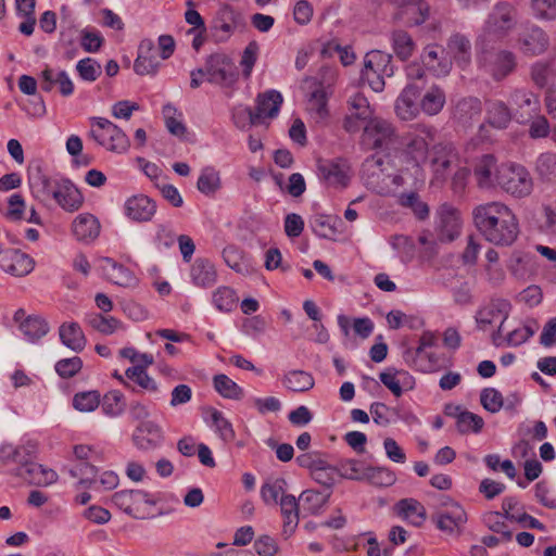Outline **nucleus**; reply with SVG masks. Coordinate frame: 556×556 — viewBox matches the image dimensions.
<instances>
[{"mask_svg": "<svg viewBox=\"0 0 556 556\" xmlns=\"http://www.w3.org/2000/svg\"><path fill=\"white\" fill-rule=\"evenodd\" d=\"M483 426V418L477 414L464 410L457 415L456 428L462 434L469 432L479 433Z\"/></svg>", "mask_w": 556, "mask_h": 556, "instance_id": "nucleus-49", "label": "nucleus"}, {"mask_svg": "<svg viewBox=\"0 0 556 556\" xmlns=\"http://www.w3.org/2000/svg\"><path fill=\"white\" fill-rule=\"evenodd\" d=\"M337 223H341L337 217L317 214L312 217L311 227L314 233L319 238L334 240V237L338 233L336 226Z\"/></svg>", "mask_w": 556, "mask_h": 556, "instance_id": "nucleus-39", "label": "nucleus"}, {"mask_svg": "<svg viewBox=\"0 0 556 556\" xmlns=\"http://www.w3.org/2000/svg\"><path fill=\"white\" fill-rule=\"evenodd\" d=\"M61 342L74 352H81L87 340L77 323L62 324L59 329Z\"/></svg>", "mask_w": 556, "mask_h": 556, "instance_id": "nucleus-32", "label": "nucleus"}, {"mask_svg": "<svg viewBox=\"0 0 556 556\" xmlns=\"http://www.w3.org/2000/svg\"><path fill=\"white\" fill-rule=\"evenodd\" d=\"M279 504L283 516V533L290 535L299 523V503L293 495H282Z\"/></svg>", "mask_w": 556, "mask_h": 556, "instance_id": "nucleus-36", "label": "nucleus"}, {"mask_svg": "<svg viewBox=\"0 0 556 556\" xmlns=\"http://www.w3.org/2000/svg\"><path fill=\"white\" fill-rule=\"evenodd\" d=\"M177 113V109L172 104L163 106V115L168 131L174 136L182 137L185 136L187 128L182 122L176 117Z\"/></svg>", "mask_w": 556, "mask_h": 556, "instance_id": "nucleus-63", "label": "nucleus"}, {"mask_svg": "<svg viewBox=\"0 0 556 556\" xmlns=\"http://www.w3.org/2000/svg\"><path fill=\"white\" fill-rule=\"evenodd\" d=\"M101 407L103 413L108 416L115 417L121 415L126 407L124 395L117 390L108 392L103 396Z\"/></svg>", "mask_w": 556, "mask_h": 556, "instance_id": "nucleus-54", "label": "nucleus"}, {"mask_svg": "<svg viewBox=\"0 0 556 556\" xmlns=\"http://www.w3.org/2000/svg\"><path fill=\"white\" fill-rule=\"evenodd\" d=\"M424 96L419 98L420 109L429 116L439 114L445 104V93L443 89L432 84L426 86Z\"/></svg>", "mask_w": 556, "mask_h": 556, "instance_id": "nucleus-30", "label": "nucleus"}, {"mask_svg": "<svg viewBox=\"0 0 556 556\" xmlns=\"http://www.w3.org/2000/svg\"><path fill=\"white\" fill-rule=\"evenodd\" d=\"M391 41L396 56L403 61L409 59L415 50V42L410 35L402 29L391 34Z\"/></svg>", "mask_w": 556, "mask_h": 556, "instance_id": "nucleus-42", "label": "nucleus"}, {"mask_svg": "<svg viewBox=\"0 0 556 556\" xmlns=\"http://www.w3.org/2000/svg\"><path fill=\"white\" fill-rule=\"evenodd\" d=\"M238 298L236 292L229 287H219L213 293V303L220 312H231L237 306Z\"/></svg>", "mask_w": 556, "mask_h": 556, "instance_id": "nucleus-55", "label": "nucleus"}, {"mask_svg": "<svg viewBox=\"0 0 556 556\" xmlns=\"http://www.w3.org/2000/svg\"><path fill=\"white\" fill-rule=\"evenodd\" d=\"M521 51L530 56L544 53L548 47L546 34L540 27H531L519 39Z\"/></svg>", "mask_w": 556, "mask_h": 556, "instance_id": "nucleus-28", "label": "nucleus"}, {"mask_svg": "<svg viewBox=\"0 0 556 556\" xmlns=\"http://www.w3.org/2000/svg\"><path fill=\"white\" fill-rule=\"evenodd\" d=\"M489 43H477V65L494 81L500 83L516 71L517 58L514 52L491 48Z\"/></svg>", "mask_w": 556, "mask_h": 556, "instance_id": "nucleus-2", "label": "nucleus"}, {"mask_svg": "<svg viewBox=\"0 0 556 556\" xmlns=\"http://www.w3.org/2000/svg\"><path fill=\"white\" fill-rule=\"evenodd\" d=\"M35 455L26 456L21 465L14 468L11 473L33 485L47 486L54 483L58 480V473L51 468L35 463Z\"/></svg>", "mask_w": 556, "mask_h": 556, "instance_id": "nucleus-10", "label": "nucleus"}, {"mask_svg": "<svg viewBox=\"0 0 556 556\" xmlns=\"http://www.w3.org/2000/svg\"><path fill=\"white\" fill-rule=\"evenodd\" d=\"M394 20L407 26H417L429 16V4L424 0H399L395 4Z\"/></svg>", "mask_w": 556, "mask_h": 556, "instance_id": "nucleus-12", "label": "nucleus"}, {"mask_svg": "<svg viewBox=\"0 0 556 556\" xmlns=\"http://www.w3.org/2000/svg\"><path fill=\"white\" fill-rule=\"evenodd\" d=\"M99 262L105 277L113 283L121 287H130L135 285L136 277L123 264L115 262L111 257H100Z\"/></svg>", "mask_w": 556, "mask_h": 556, "instance_id": "nucleus-25", "label": "nucleus"}, {"mask_svg": "<svg viewBox=\"0 0 556 556\" xmlns=\"http://www.w3.org/2000/svg\"><path fill=\"white\" fill-rule=\"evenodd\" d=\"M348 103L350 113L344 118L343 127L349 132H356L372 118V111L367 98L361 93L350 97Z\"/></svg>", "mask_w": 556, "mask_h": 556, "instance_id": "nucleus-15", "label": "nucleus"}, {"mask_svg": "<svg viewBox=\"0 0 556 556\" xmlns=\"http://www.w3.org/2000/svg\"><path fill=\"white\" fill-rule=\"evenodd\" d=\"M104 43L101 33L93 28H84L80 30V45L88 53L98 52Z\"/></svg>", "mask_w": 556, "mask_h": 556, "instance_id": "nucleus-60", "label": "nucleus"}, {"mask_svg": "<svg viewBox=\"0 0 556 556\" xmlns=\"http://www.w3.org/2000/svg\"><path fill=\"white\" fill-rule=\"evenodd\" d=\"M76 71L81 79L94 81L101 75L102 68L99 62L92 58H85L76 64Z\"/></svg>", "mask_w": 556, "mask_h": 556, "instance_id": "nucleus-62", "label": "nucleus"}, {"mask_svg": "<svg viewBox=\"0 0 556 556\" xmlns=\"http://www.w3.org/2000/svg\"><path fill=\"white\" fill-rule=\"evenodd\" d=\"M112 502L132 518L143 519L142 506H154L157 500L143 490H122L113 494Z\"/></svg>", "mask_w": 556, "mask_h": 556, "instance_id": "nucleus-9", "label": "nucleus"}, {"mask_svg": "<svg viewBox=\"0 0 556 556\" xmlns=\"http://www.w3.org/2000/svg\"><path fill=\"white\" fill-rule=\"evenodd\" d=\"M422 65L437 77H444L452 71V60L447 58L445 50L438 46L429 45L421 53Z\"/></svg>", "mask_w": 556, "mask_h": 556, "instance_id": "nucleus-18", "label": "nucleus"}, {"mask_svg": "<svg viewBox=\"0 0 556 556\" xmlns=\"http://www.w3.org/2000/svg\"><path fill=\"white\" fill-rule=\"evenodd\" d=\"M508 303L505 300H492L488 304L481 306L475 315L477 326L481 330H485L488 325L501 319L505 321L508 316Z\"/></svg>", "mask_w": 556, "mask_h": 556, "instance_id": "nucleus-24", "label": "nucleus"}, {"mask_svg": "<svg viewBox=\"0 0 556 556\" xmlns=\"http://www.w3.org/2000/svg\"><path fill=\"white\" fill-rule=\"evenodd\" d=\"M20 330L29 341H36L46 336L49 331L48 323L39 316H28L21 321Z\"/></svg>", "mask_w": 556, "mask_h": 556, "instance_id": "nucleus-43", "label": "nucleus"}, {"mask_svg": "<svg viewBox=\"0 0 556 556\" xmlns=\"http://www.w3.org/2000/svg\"><path fill=\"white\" fill-rule=\"evenodd\" d=\"M516 9L506 1L496 3L489 13L477 43L503 40L516 25Z\"/></svg>", "mask_w": 556, "mask_h": 556, "instance_id": "nucleus-3", "label": "nucleus"}, {"mask_svg": "<svg viewBox=\"0 0 556 556\" xmlns=\"http://www.w3.org/2000/svg\"><path fill=\"white\" fill-rule=\"evenodd\" d=\"M59 181L60 180L51 179L46 175H39L33 180L31 188L37 198H54V195L59 194L56 192L59 189Z\"/></svg>", "mask_w": 556, "mask_h": 556, "instance_id": "nucleus-53", "label": "nucleus"}, {"mask_svg": "<svg viewBox=\"0 0 556 556\" xmlns=\"http://www.w3.org/2000/svg\"><path fill=\"white\" fill-rule=\"evenodd\" d=\"M287 481L283 478H278L267 481L261 489V495L265 503H278V498L285 495Z\"/></svg>", "mask_w": 556, "mask_h": 556, "instance_id": "nucleus-59", "label": "nucleus"}, {"mask_svg": "<svg viewBox=\"0 0 556 556\" xmlns=\"http://www.w3.org/2000/svg\"><path fill=\"white\" fill-rule=\"evenodd\" d=\"M155 212L156 203L144 194L132 195L125 202V213L135 222H149Z\"/></svg>", "mask_w": 556, "mask_h": 556, "instance_id": "nucleus-22", "label": "nucleus"}, {"mask_svg": "<svg viewBox=\"0 0 556 556\" xmlns=\"http://www.w3.org/2000/svg\"><path fill=\"white\" fill-rule=\"evenodd\" d=\"M430 164L437 179L445 180L448 169L457 163L458 153L451 142H440L432 147Z\"/></svg>", "mask_w": 556, "mask_h": 556, "instance_id": "nucleus-14", "label": "nucleus"}, {"mask_svg": "<svg viewBox=\"0 0 556 556\" xmlns=\"http://www.w3.org/2000/svg\"><path fill=\"white\" fill-rule=\"evenodd\" d=\"M101 403L98 391L79 392L74 395L73 406L79 412H93Z\"/></svg>", "mask_w": 556, "mask_h": 556, "instance_id": "nucleus-56", "label": "nucleus"}, {"mask_svg": "<svg viewBox=\"0 0 556 556\" xmlns=\"http://www.w3.org/2000/svg\"><path fill=\"white\" fill-rule=\"evenodd\" d=\"M252 125H260L264 118H274L278 115L282 104V96L277 90H268L256 98Z\"/></svg>", "mask_w": 556, "mask_h": 556, "instance_id": "nucleus-16", "label": "nucleus"}, {"mask_svg": "<svg viewBox=\"0 0 556 556\" xmlns=\"http://www.w3.org/2000/svg\"><path fill=\"white\" fill-rule=\"evenodd\" d=\"M364 480L376 486H390L396 481V477L384 467H366Z\"/></svg>", "mask_w": 556, "mask_h": 556, "instance_id": "nucleus-51", "label": "nucleus"}, {"mask_svg": "<svg viewBox=\"0 0 556 556\" xmlns=\"http://www.w3.org/2000/svg\"><path fill=\"white\" fill-rule=\"evenodd\" d=\"M480 403L484 409L494 414L504 406V399L500 391L494 388H485L480 393Z\"/></svg>", "mask_w": 556, "mask_h": 556, "instance_id": "nucleus-61", "label": "nucleus"}, {"mask_svg": "<svg viewBox=\"0 0 556 556\" xmlns=\"http://www.w3.org/2000/svg\"><path fill=\"white\" fill-rule=\"evenodd\" d=\"M364 67L376 71L382 76L391 77L394 74L392 55L380 50L369 51L364 59Z\"/></svg>", "mask_w": 556, "mask_h": 556, "instance_id": "nucleus-35", "label": "nucleus"}, {"mask_svg": "<svg viewBox=\"0 0 556 556\" xmlns=\"http://www.w3.org/2000/svg\"><path fill=\"white\" fill-rule=\"evenodd\" d=\"M473 223L482 237L495 245H511L519 233V225L511 210L501 202H488L472 211Z\"/></svg>", "mask_w": 556, "mask_h": 556, "instance_id": "nucleus-1", "label": "nucleus"}, {"mask_svg": "<svg viewBox=\"0 0 556 556\" xmlns=\"http://www.w3.org/2000/svg\"><path fill=\"white\" fill-rule=\"evenodd\" d=\"M213 387L224 399L240 401L244 396L243 389L225 374L213 377Z\"/></svg>", "mask_w": 556, "mask_h": 556, "instance_id": "nucleus-38", "label": "nucleus"}, {"mask_svg": "<svg viewBox=\"0 0 556 556\" xmlns=\"http://www.w3.org/2000/svg\"><path fill=\"white\" fill-rule=\"evenodd\" d=\"M87 323L94 330L103 334H112L121 327V323L116 318L112 316L105 317L101 314L89 315Z\"/></svg>", "mask_w": 556, "mask_h": 556, "instance_id": "nucleus-57", "label": "nucleus"}, {"mask_svg": "<svg viewBox=\"0 0 556 556\" xmlns=\"http://www.w3.org/2000/svg\"><path fill=\"white\" fill-rule=\"evenodd\" d=\"M421 92L418 86L406 85L395 101V112L401 119L410 121L418 115L420 110L418 100Z\"/></svg>", "mask_w": 556, "mask_h": 556, "instance_id": "nucleus-20", "label": "nucleus"}, {"mask_svg": "<svg viewBox=\"0 0 556 556\" xmlns=\"http://www.w3.org/2000/svg\"><path fill=\"white\" fill-rule=\"evenodd\" d=\"M56 192L59 194L54 195L53 199L65 211L75 212L83 205L84 198L71 180L61 179Z\"/></svg>", "mask_w": 556, "mask_h": 556, "instance_id": "nucleus-26", "label": "nucleus"}, {"mask_svg": "<svg viewBox=\"0 0 556 556\" xmlns=\"http://www.w3.org/2000/svg\"><path fill=\"white\" fill-rule=\"evenodd\" d=\"M190 277L197 287L208 288L217 281V271L208 258L198 257L190 268Z\"/></svg>", "mask_w": 556, "mask_h": 556, "instance_id": "nucleus-27", "label": "nucleus"}, {"mask_svg": "<svg viewBox=\"0 0 556 556\" xmlns=\"http://www.w3.org/2000/svg\"><path fill=\"white\" fill-rule=\"evenodd\" d=\"M330 493H323L314 490H306L302 492L299 501L303 503L305 509H307L311 514H317L320 508L327 503Z\"/></svg>", "mask_w": 556, "mask_h": 556, "instance_id": "nucleus-58", "label": "nucleus"}, {"mask_svg": "<svg viewBox=\"0 0 556 556\" xmlns=\"http://www.w3.org/2000/svg\"><path fill=\"white\" fill-rule=\"evenodd\" d=\"M70 473L74 478L80 477L79 484L86 488H91L93 484L98 483L96 479L98 469L89 463L79 464L77 467L71 469Z\"/></svg>", "mask_w": 556, "mask_h": 556, "instance_id": "nucleus-64", "label": "nucleus"}, {"mask_svg": "<svg viewBox=\"0 0 556 556\" xmlns=\"http://www.w3.org/2000/svg\"><path fill=\"white\" fill-rule=\"evenodd\" d=\"M482 113V104L478 98L469 97L458 101L455 114L463 123L477 119Z\"/></svg>", "mask_w": 556, "mask_h": 556, "instance_id": "nucleus-44", "label": "nucleus"}, {"mask_svg": "<svg viewBox=\"0 0 556 556\" xmlns=\"http://www.w3.org/2000/svg\"><path fill=\"white\" fill-rule=\"evenodd\" d=\"M100 232V224L91 214H80L73 222V233L79 241L94 240Z\"/></svg>", "mask_w": 556, "mask_h": 556, "instance_id": "nucleus-31", "label": "nucleus"}, {"mask_svg": "<svg viewBox=\"0 0 556 556\" xmlns=\"http://www.w3.org/2000/svg\"><path fill=\"white\" fill-rule=\"evenodd\" d=\"M497 184L503 190L516 198L527 197L533 189L530 173L523 166L517 164L503 166L497 175Z\"/></svg>", "mask_w": 556, "mask_h": 556, "instance_id": "nucleus-6", "label": "nucleus"}, {"mask_svg": "<svg viewBox=\"0 0 556 556\" xmlns=\"http://www.w3.org/2000/svg\"><path fill=\"white\" fill-rule=\"evenodd\" d=\"M384 160L381 155L374 154L365 160L362 165V177L366 186L379 194H388L391 190L387 180L400 186L403 178L400 175L384 174Z\"/></svg>", "mask_w": 556, "mask_h": 556, "instance_id": "nucleus-7", "label": "nucleus"}, {"mask_svg": "<svg viewBox=\"0 0 556 556\" xmlns=\"http://www.w3.org/2000/svg\"><path fill=\"white\" fill-rule=\"evenodd\" d=\"M89 121L91 128L88 136L99 146L115 153H125L128 151L130 140L117 125L104 117L98 116L90 117Z\"/></svg>", "mask_w": 556, "mask_h": 556, "instance_id": "nucleus-4", "label": "nucleus"}, {"mask_svg": "<svg viewBox=\"0 0 556 556\" xmlns=\"http://www.w3.org/2000/svg\"><path fill=\"white\" fill-rule=\"evenodd\" d=\"M159 66L154 42L151 39H143L138 47V55L134 64L135 72L138 75H154Z\"/></svg>", "mask_w": 556, "mask_h": 556, "instance_id": "nucleus-21", "label": "nucleus"}, {"mask_svg": "<svg viewBox=\"0 0 556 556\" xmlns=\"http://www.w3.org/2000/svg\"><path fill=\"white\" fill-rule=\"evenodd\" d=\"M467 514L460 504H451L447 509H438L431 520L443 532L459 533L467 522Z\"/></svg>", "mask_w": 556, "mask_h": 556, "instance_id": "nucleus-11", "label": "nucleus"}, {"mask_svg": "<svg viewBox=\"0 0 556 556\" xmlns=\"http://www.w3.org/2000/svg\"><path fill=\"white\" fill-rule=\"evenodd\" d=\"M197 188L203 194H214L220 188L219 173L213 167L203 168L198 179Z\"/></svg>", "mask_w": 556, "mask_h": 556, "instance_id": "nucleus-47", "label": "nucleus"}, {"mask_svg": "<svg viewBox=\"0 0 556 556\" xmlns=\"http://www.w3.org/2000/svg\"><path fill=\"white\" fill-rule=\"evenodd\" d=\"M36 451L37 446L34 443H27L21 446L4 443L0 445V463L5 465L9 462H14L20 466L26 456L30 457L33 454H36Z\"/></svg>", "mask_w": 556, "mask_h": 556, "instance_id": "nucleus-37", "label": "nucleus"}, {"mask_svg": "<svg viewBox=\"0 0 556 556\" xmlns=\"http://www.w3.org/2000/svg\"><path fill=\"white\" fill-rule=\"evenodd\" d=\"M510 100L518 109H526V113L518 117L520 123L529 121L540 110V99L530 90L516 89L511 92Z\"/></svg>", "mask_w": 556, "mask_h": 556, "instance_id": "nucleus-29", "label": "nucleus"}, {"mask_svg": "<svg viewBox=\"0 0 556 556\" xmlns=\"http://www.w3.org/2000/svg\"><path fill=\"white\" fill-rule=\"evenodd\" d=\"M363 143L369 149L388 150L397 141L393 125L380 117H372L362 126Z\"/></svg>", "mask_w": 556, "mask_h": 556, "instance_id": "nucleus-8", "label": "nucleus"}, {"mask_svg": "<svg viewBox=\"0 0 556 556\" xmlns=\"http://www.w3.org/2000/svg\"><path fill=\"white\" fill-rule=\"evenodd\" d=\"M337 467L338 476L349 480L364 481L366 466L357 459H344Z\"/></svg>", "mask_w": 556, "mask_h": 556, "instance_id": "nucleus-50", "label": "nucleus"}, {"mask_svg": "<svg viewBox=\"0 0 556 556\" xmlns=\"http://www.w3.org/2000/svg\"><path fill=\"white\" fill-rule=\"evenodd\" d=\"M211 420L218 433L219 438L226 442H232L236 438V433L231 422L224 416V414L215 408L211 409Z\"/></svg>", "mask_w": 556, "mask_h": 556, "instance_id": "nucleus-52", "label": "nucleus"}, {"mask_svg": "<svg viewBox=\"0 0 556 556\" xmlns=\"http://www.w3.org/2000/svg\"><path fill=\"white\" fill-rule=\"evenodd\" d=\"M206 80L222 88H232L239 78V72L232 60L224 53L211 54L204 65Z\"/></svg>", "mask_w": 556, "mask_h": 556, "instance_id": "nucleus-5", "label": "nucleus"}, {"mask_svg": "<svg viewBox=\"0 0 556 556\" xmlns=\"http://www.w3.org/2000/svg\"><path fill=\"white\" fill-rule=\"evenodd\" d=\"M282 384L291 392L302 393L314 388L315 379L305 370L293 369L283 375Z\"/></svg>", "mask_w": 556, "mask_h": 556, "instance_id": "nucleus-34", "label": "nucleus"}, {"mask_svg": "<svg viewBox=\"0 0 556 556\" xmlns=\"http://www.w3.org/2000/svg\"><path fill=\"white\" fill-rule=\"evenodd\" d=\"M399 515L407 519L413 526L421 527L427 519L424 505L415 498H403L396 503Z\"/></svg>", "mask_w": 556, "mask_h": 556, "instance_id": "nucleus-33", "label": "nucleus"}, {"mask_svg": "<svg viewBox=\"0 0 556 556\" xmlns=\"http://www.w3.org/2000/svg\"><path fill=\"white\" fill-rule=\"evenodd\" d=\"M445 53L458 67L466 68L471 62L470 39L462 33L452 34L446 40Z\"/></svg>", "mask_w": 556, "mask_h": 556, "instance_id": "nucleus-19", "label": "nucleus"}, {"mask_svg": "<svg viewBox=\"0 0 556 556\" xmlns=\"http://www.w3.org/2000/svg\"><path fill=\"white\" fill-rule=\"evenodd\" d=\"M0 268L12 276L23 277L34 269V260L20 250L0 245Z\"/></svg>", "mask_w": 556, "mask_h": 556, "instance_id": "nucleus-13", "label": "nucleus"}, {"mask_svg": "<svg viewBox=\"0 0 556 556\" xmlns=\"http://www.w3.org/2000/svg\"><path fill=\"white\" fill-rule=\"evenodd\" d=\"M440 239L442 241H453L460 230L459 213L453 206L443 204L438 211Z\"/></svg>", "mask_w": 556, "mask_h": 556, "instance_id": "nucleus-23", "label": "nucleus"}, {"mask_svg": "<svg viewBox=\"0 0 556 556\" xmlns=\"http://www.w3.org/2000/svg\"><path fill=\"white\" fill-rule=\"evenodd\" d=\"M223 257L228 267L241 275L250 274V266L243 252L235 245H228L223 251Z\"/></svg>", "mask_w": 556, "mask_h": 556, "instance_id": "nucleus-46", "label": "nucleus"}, {"mask_svg": "<svg viewBox=\"0 0 556 556\" xmlns=\"http://www.w3.org/2000/svg\"><path fill=\"white\" fill-rule=\"evenodd\" d=\"M556 76L553 61H536L530 66V78L540 89L545 88Z\"/></svg>", "mask_w": 556, "mask_h": 556, "instance_id": "nucleus-40", "label": "nucleus"}, {"mask_svg": "<svg viewBox=\"0 0 556 556\" xmlns=\"http://www.w3.org/2000/svg\"><path fill=\"white\" fill-rule=\"evenodd\" d=\"M488 123L497 129H505L510 123L511 115L507 105L502 101H493L488 106Z\"/></svg>", "mask_w": 556, "mask_h": 556, "instance_id": "nucleus-41", "label": "nucleus"}, {"mask_svg": "<svg viewBox=\"0 0 556 556\" xmlns=\"http://www.w3.org/2000/svg\"><path fill=\"white\" fill-rule=\"evenodd\" d=\"M496 167V160L492 154H483L475 166V176L480 187H489L492 182V174Z\"/></svg>", "mask_w": 556, "mask_h": 556, "instance_id": "nucleus-45", "label": "nucleus"}, {"mask_svg": "<svg viewBox=\"0 0 556 556\" xmlns=\"http://www.w3.org/2000/svg\"><path fill=\"white\" fill-rule=\"evenodd\" d=\"M132 440L139 450L151 451L162 445L164 435L159 425L148 420L139 424L134 432Z\"/></svg>", "mask_w": 556, "mask_h": 556, "instance_id": "nucleus-17", "label": "nucleus"}, {"mask_svg": "<svg viewBox=\"0 0 556 556\" xmlns=\"http://www.w3.org/2000/svg\"><path fill=\"white\" fill-rule=\"evenodd\" d=\"M327 99L328 92L324 89H316L311 93L307 110L317 122L323 121L328 116Z\"/></svg>", "mask_w": 556, "mask_h": 556, "instance_id": "nucleus-48", "label": "nucleus"}]
</instances>
